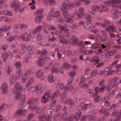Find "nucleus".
Here are the masks:
<instances>
[{"mask_svg": "<svg viewBox=\"0 0 121 121\" xmlns=\"http://www.w3.org/2000/svg\"><path fill=\"white\" fill-rule=\"evenodd\" d=\"M100 25L103 26H107V27L106 28V30L110 32L112 31L115 32H116L117 29L116 28L113 26V24L112 23H110L108 22L105 21L103 22L100 23Z\"/></svg>", "mask_w": 121, "mask_h": 121, "instance_id": "obj_1", "label": "nucleus"}, {"mask_svg": "<svg viewBox=\"0 0 121 121\" xmlns=\"http://www.w3.org/2000/svg\"><path fill=\"white\" fill-rule=\"evenodd\" d=\"M9 56H10L12 59H15V56H13L12 52H5L3 53V59L4 61H6L7 60Z\"/></svg>", "mask_w": 121, "mask_h": 121, "instance_id": "obj_6", "label": "nucleus"}, {"mask_svg": "<svg viewBox=\"0 0 121 121\" xmlns=\"http://www.w3.org/2000/svg\"><path fill=\"white\" fill-rule=\"evenodd\" d=\"M0 89L4 94L7 95L8 94L9 92V87L7 83L5 82L2 83Z\"/></svg>", "mask_w": 121, "mask_h": 121, "instance_id": "obj_4", "label": "nucleus"}, {"mask_svg": "<svg viewBox=\"0 0 121 121\" xmlns=\"http://www.w3.org/2000/svg\"><path fill=\"white\" fill-rule=\"evenodd\" d=\"M65 103L66 104H67L69 107L70 108H71L72 106L73 105L74 103L73 100L69 99H67Z\"/></svg>", "mask_w": 121, "mask_h": 121, "instance_id": "obj_30", "label": "nucleus"}, {"mask_svg": "<svg viewBox=\"0 0 121 121\" xmlns=\"http://www.w3.org/2000/svg\"><path fill=\"white\" fill-rule=\"evenodd\" d=\"M73 116L72 114H71L68 118L65 119L64 120V121H73Z\"/></svg>", "mask_w": 121, "mask_h": 121, "instance_id": "obj_60", "label": "nucleus"}, {"mask_svg": "<svg viewBox=\"0 0 121 121\" xmlns=\"http://www.w3.org/2000/svg\"><path fill=\"white\" fill-rule=\"evenodd\" d=\"M116 52L115 50H114L113 51H109L106 54V56L107 57H109L112 55L114 53V52Z\"/></svg>", "mask_w": 121, "mask_h": 121, "instance_id": "obj_50", "label": "nucleus"}, {"mask_svg": "<svg viewBox=\"0 0 121 121\" xmlns=\"http://www.w3.org/2000/svg\"><path fill=\"white\" fill-rule=\"evenodd\" d=\"M37 33L35 29L31 30L30 31L29 35L30 37H35V35Z\"/></svg>", "mask_w": 121, "mask_h": 121, "instance_id": "obj_42", "label": "nucleus"}, {"mask_svg": "<svg viewBox=\"0 0 121 121\" xmlns=\"http://www.w3.org/2000/svg\"><path fill=\"white\" fill-rule=\"evenodd\" d=\"M91 106V105L90 103L88 104H84L83 103H81L79 106V109L82 110H86L87 109L90 108Z\"/></svg>", "mask_w": 121, "mask_h": 121, "instance_id": "obj_11", "label": "nucleus"}, {"mask_svg": "<svg viewBox=\"0 0 121 121\" xmlns=\"http://www.w3.org/2000/svg\"><path fill=\"white\" fill-rule=\"evenodd\" d=\"M93 52L92 50H85L84 51V54L87 55L92 54Z\"/></svg>", "mask_w": 121, "mask_h": 121, "instance_id": "obj_64", "label": "nucleus"}, {"mask_svg": "<svg viewBox=\"0 0 121 121\" xmlns=\"http://www.w3.org/2000/svg\"><path fill=\"white\" fill-rule=\"evenodd\" d=\"M60 9L61 11L67 10L68 9L66 3L65 2H62L60 6Z\"/></svg>", "mask_w": 121, "mask_h": 121, "instance_id": "obj_17", "label": "nucleus"}, {"mask_svg": "<svg viewBox=\"0 0 121 121\" xmlns=\"http://www.w3.org/2000/svg\"><path fill=\"white\" fill-rule=\"evenodd\" d=\"M26 104L25 103V101H19L18 107L20 108H22L26 106Z\"/></svg>", "mask_w": 121, "mask_h": 121, "instance_id": "obj_52", "label": "nucleus"}, {"mask_svg": "<svg viewBox=\"0 0 121 121\" xmlns=\"http://www.w3.org/2000/svg\"><path fill=\"white\" fill-rule=\"evenodd\" d=\"M67 26L66 25L64 26L65 27L60 24H58L57 25V27L58 28L66 32L65 34H64V36L66 39H68L70 38V35L68 33L69 31V30L66 28L67 27Z\"/></svg>", "mask_w": 121, "mask_h": 121, "instance_id": "obj_5", "label": "nucleus"}, {"mask_svg": "<svg viewBox=\"0 0 121 121\" xmlns=\"http://www.w3.org/2000/svg\"><path fill=\"white\" fill-rule=\"evenodd\" d=\"M99 60V57L97 56H95L92 57L91 60H89V62H91L93 65H95L97 63Z\"/></svg>", "mask_w": 121, "mask_h": 121, "instance_id": "obj_20", "label": "nucleus"}, {"mask_svg": "<svg viewBox=\"0 0 121 121\" xmlns=\"http://www.w3.org/2000/svg\"><path fill=\"white\" fill-rule=\"evenodd\" d=\"M50 97L49 95L47 93H45L41 98V101L43 103H46L48 101Z\"/></svg>", "mask_w": 121, "mask_h": 121, "instance_id": "obj_18", "label": "nucleus"}, {"mask_svg": "<svg viewBox=\"0 0 121 121\" xmlns=\"http://www.w3.org/2000/svg\"><path fill=\"white\" fill-rule=\"evenodd\" d=\"M21 37L23 40L26 41H28L30 40V38L29 37V35L28 34L26 33H25L21 35Z\"/></svg>", "mask_w": 121, "mask_h": 121, "instance_id": "obj_21", "label": "nucleus"}, {"mask_svg": "<svg viewBox=\"0 0 121 121\" xmlns=\"http://www.w3.org/2000/svg\"><path fill=\"white\" fill-rule=\"evenodd\" d=\"M70 65L67 62L64 63L62 65V67L61 68L63 69V70L64 71V69H68L70 67Z\"/></svg>", "mask_w": 121, "mask_h": 121, "instance_id": "obj_36", "label": "nucleus"}, {"mask_svg": "<svg viewBox=\"0 0 121 121\" xmlns=\"http://www.w3.org/2000/svg\"><path fill=\"white\" fill-rule=\"evenodd\" d=\"M117 78L116 77H114L109 82L108 84L112 88H114L117 85V83L116 82Z\"/></svg>", "mask_w": 121, "mask_h": 121, "instance_id": "obj_13", "label": "nucleus"}, {"mask_svg": "<svg viewBox=\"0 0 121 121\" xmlns=\"http://www.w3.org/2000/svg\"><path fill=\"white\" fill-rule=\"evenodd\" d=\"M17 80V78L15 75H11L9 78V84L11 85H13Z\"/></svg>", "mask_w": 121, "mask_h": 121, "instance_id": "obj_16", "label": "nucleus"}, {"mask_svg": "<svg viewBox=\"0 0 121 121\" xmlns=\"http://www.w3.org/2000/svg\"><path fill=\"white\" fill-rule=\"evenodd\" d=\"M37 63L39 67H42L44 65V61L42 60H38L37 61Z\"/></svg>", "mask_w": 121, "mask_h": 121, "instance_id": "obj_57", "label": "nucleus"}, {"mask_svg": "<svg viewBox=\"0 0 121 121\" xmlns=\"http://www.w3.org/2000/svg\"><path fill=\"white\" fill-rule=\"evenodd\" d=\"M22 86L18 82H16L12 90V92L14 93L16 91H20L22 88Z\"/></svg>", "mask_w": 121, "mask_h": 121, "instance_id": "obj_12", "label": "nucleus"}, {"mask_svg": "<svg viewBox=\"0 0 121 121\" xmlns=\"http://www.w3.org/2000/svg\"><path fill=\"white\" fill-rule=\"evenodd\" d=\"M92 96L94 97L95 100L96 102L99 101L101 99L100 97L96 95L93 94Z\"/></svg>", "mask_w": 121, "mask_h": 121, "instance_id": "obj_58", "label": "nucleus"}, {"mask_svg": "<svg viewBox=\"0 0 121 121\" xmlns=\"http://www.w3.org/2000/svg\"><path fill=\"white\" fill-rule=\"evenodd\" d=\"M60 95V92L59 90H56L54 93H52L51 96L52 99L56 98H58Z\"/></svg>", "mask_w": 121, "mask_h": 121, "instance_id": "obj_22", "label": "nucleus"}, {"mask_svg": "<svg viewBox=\"0 0 121 121\" xmlns=\"http://www.w3.org/2000/svg\"><path fill=\"white\" fill-rule=\"evenodd\" d=\"M84 11V9L82 7H80L78 10H76L75 11V14L78 17L81 18L83 16Z\"/></svg>", "mask_w": 121, "mask_h": 121, "instance_id": "obj_9", "label": "nucleus"}, {"mask_svg": "<svg viewBox=\"0 0 121 121\" xmlns=\"http://www.w3.org/2000/svg\"><path fill=\"white\" fill-rule=\"evenodd\" d=\"M69 42V43L71 44L75 45L77 43V38L74 36H73Z\"/></svg>", "mask_w": 121, "mask_h": 121, "instance_id": "obj_28", "label": "nucleus"}, {"mask_svg": "<svg viewBox=\"0 0 121 121\" xmlns=\"http://www.w3.org/2000/svg\"><path fill=\"white\" fill-rule=\"evenodd\" d=\"M5 70L7 73L9 74L12 70V67L9 65H8L5 68Z\"/></svg>", "mask_w": 121, "mask_h": 121, "instance_id": "obj_46", "label": "nucleus"}, {"mask_svg": "<svg viewBox=\"0 0 121 121\" xmlns=\"http://www.w3.org/2000/svg\"><path fill=\"white\" fill-rule=\"evenodd\" d=\"M28 52L30 55H32L34 52V48L32 46H29L28 47Z\"/></svg>", "mask_w": 121, "mask_h": 121, "instance_id": "obj_33", "label": "nucleus"}, {"mask_svg": "<svg viewBox=\"0 0 121 121\" xmlns=\"http://www.w3.org/2000/svg\"><path fill=\"white\" fill-rule=\"evenodd\" d=\"M56 64L54 62H52L49 65H46L44 67V69L47 70L48 69L50 66H51L52 67L55 65Z\"/></svg>", "mask_w": 121, "mask_h": 121, "instance_id": "obj_53", "label": "nucleus"}, {"mask_svg": "<svg viewBox=\"0 0 121 121\" xmlns=\"http://www.w3.org/2000/svg\"><path fill=\"white\" fill-rule=\"evenodd\" d=\"M36 76L37 78H39L40 80H44L45 78L43 72L42 70L41 69L36 71Z\"/></svg>", "mask_w": 121, "mask_h": 121, "instance_id": "obj_7", "label": "nucleus"}, {"mask_svg": "<svg viewBox=\"0 0 121 121\" xmlns=\"http://www.w3.org/2000/svg\"><path fill=\"white\" fill-rule=\"evenodd\" d=\"M42 40L41 35L40 34H38L36 37V40L38 44L39 43V42Z\"/></svg>", "mask_w": 121, "mask_h": 121, "instance_id": "obj_61", "label": "nucleus"}, {"mask_svg": "<svg viewBox=\"0 0 121 121\" xmlns=\"http://www.w3.org/2000/svg\"><path fill=\"white\" fill-rule=\"evenodd\" d=\"M15 92L12 93L15 94V98L16 99H19L21 95L20 91H16Z\"/></svg>", "mask_w": 121, "mask_h": 121, "instance_id": "obj_34", "label": "nucleus"}, {"mask_svg": "<svg viewBox=\"0 0 121 121\" xmlns=\"http://www.w3.org/2000/svg\"><path fill=\"white\" fill-rule=\"evenodd\" d=\"M51 71L52 73L56 72L58 73H62L64 72V71L63 70V69L61 68L60 69H59L54 67H52Z\"/></svg>", "mask_w": 121, "mask_h": 121, "instance_id": "obj_15", "label": "nucleus"}, {"mask_svg": "<svg viewBox=\"0 0 121 121\" xmlns=\"http://www.w3.org/2000/svg\"><path fill=\"white\" fill-rule=\"evenodd\" d=\"M1 12V14L3 15H5L9 16H11L12 15V13L9 11L4 10Z\"/></svg>", "mask_w": 121, "mask_h": 121, "instance_id": "obj_49", "label": "nucleus"}, {"mask_svg": "<svg viewBox=\"0 0 121 121\" xmlns=\"http://www.w3.org/2000/svg\"><path fill=\"white\" fill-rule=\"evenodd\" d=\"M12 105H10V106L8 105L6 103H3L0 106V109L3 110H6L7 108L9 107L12 106Z\"/></svg>", "mask_w": 121, "mask_h": 121, "instance_id": "obj_27", "label": "nucleus"}, {"mask_svg": "<svg viewBox=\"0 0 121 121\" xmlns=\"http://www.w3.org/2000/svg\"><path fill=\"white\" fill-rule=\"evenodd\" d=\"M36 87H37V90H42L43 88V85L41 84H38L37 85H36Z\"/></svg>", "mask_w": 121, "mask_h": 121, "instance_id": "obj_63", "label": "nucleus"}, {"mask_svg": "<svg viewBox=\"0 0 121 121\" xmlns=\"http://www.w3.org/2000/svg\"><path fill=\"white\" fill-rule=\"evenodd\" d=\"M38 44L48 46L49 44L48 43V41L45 39H42Z\"/></svg>", "mask_w": 121, "mask_h": 121, "instance_id": "obj_39", "label": "nucleus"}, {"mask_svg": "<svg viewBox=\"0 0 121 121\" xmlns=\"http://www.w3.org/2000/svg\"><path fill=\"white\" fill-rule=\"evenodd\" d=\"M64 85L63 83H58L56 86V88L59 89L60 90H62L63 88L64 89Z\"/></svg>", "mask_w": 121, "mask_h": 121, "instance_id": "obj_45", "label": "nucleus"}, {"mask_svg": "<svg viewBox=\"0 0 121 121\" xmlns=\"http://www.w3.org/2000/svg\"><path fill=\"white\" fill-rule=\"evenodd\" d=\"M74 89V86L73 85H70L69 86H68L65 87L64 90L65 91H72Z\"/></svg>", "mask_w": 121, "mask_h": 121, "instance_id": "obj_31", "label": "nucleus"}, {"mask_svg": "<svg viewBox=\"0 0 121 121\" xmlns=\"http://www.w3.org/2000/svg\"><path fill=\"white\" fill-rule=\"evenodd\" d=\"M17 28L20 27L22 29H25L27 27V25L23 24H17Z\"/></svg>", "mask_w": 121, "mask_h": 121, "instance_id": "obj_54", "label": "nucleus"}, {"mask_svg": "<svg viewBox=\"0 0 121 121\" xmlns=\"http://www.w3.org/2000/svg\"><path fill=\"white\" fill-rule=\"evenodd\" d=\"M95 53L96 54L99 55L100 56H103L105 55V53L103 52L101 49L96 50L95 51Z\"/></svg>", "mask_w": 121, "mask_h": 121, "instance_id": "obj_32", "label": "nucleus"}, {"mask_svg": "<svg viewBox=\"0 0 121 121\" xmlns=\"http://www.w3.org/2000/svg\"><path fill=\"white\" fill-rule=\"evenodd\" d=\"M28 104H29L30 110H35L37 107L36 103L35 102L30 101L28 102Z\"/></svg>", "mask_w": 121, "mask_h": 121, "instance_id": "obj_19", "label": "nucleus"}, {"mask_svg": "<svg viewBox=\"0 0 121 121\" xmlns=\"http://www.w3.org/2000/svg\"><path fill=\"white\" fill-rule=\"evenodd\" d=\"M27 113L25 109H18L16 111L15 116H17L18 115H24Z\"/></svg>", "mask_w": 121, "mask_h": 121, "instance_id": "obj_14", "label": "nucleus"}, {"mask_svg": "<svg viewBox=\"0 0 121 121\" xmlns=\"http://www.w3.org/2000/svg\"><path fill=\"white\" fill-rule=\"evenodd\" d=\"M63 37L60 36L59 37L60 38V43L64 44H66L68 43L67 41L63 38Z\"/></svg>", "mask_w": 121, "mask_h": 121, "instance_id": "obj_43", "label": "nucleus"}, {"mask_svg": "<svg viewBox=\"0 0 121 121\" xmlns=\"http://www.w3.org/2000/svg\"><path fill=\"white\" fill-rule=\"evenodd\" d=\"M22 72L21 70H18L15 76L17 78V80H19L20 79L21 76L22 75Z\"/></svg>", "mask_w": 121, "mask_h": 121, "instance_id": "obj_35", "label": "nucleus"}, {"mask_svg": "<svg viewBox=\"0 0 121 121\" xmlns=\"http://www.w3.org/2000/svg\"><path fill=\"white\" fill-rule=\"evenodd\" d=\"M21 38V37L20 36H12L9 37L7 39V40L9 42L14 41L15 40H18Z\"/></svg>", "mask_w": 121, "mask_h": 121, "instance_id": "obj_23", "label": "nucleus"}, {"mask_svg": "<svg viewBox=\"0 0 121 121\" xmlns=\"http://www.w3.org/2000/svg\"><path fill=\"white\" fill-rule=\"evenodd\" d=\"M47 78L49 82L50 83L52 82L54 80V76L51 74H49Z\"/></svg>", "mask_w": 121, "mask_h": 121, "instance_id": "obj_44", "label": "nucleus"}, {"mask_svg": "<svg viewBox=\"0 0 121 121\" xmlns=\"http://www.w3.org/2000/svg\"><path fill=\"white\" fill-rule=\"evenodd\" d=\"M100 7L96 5L92 6L91 8V9L95 12L99 11L100 9Z\"/></svg>", "mask_w": 121, "mask_h": 121, "instance_id": "obj_47", "label": "nucleus"}, {"mask_svg": "<svg viewBox=\"0 0 121 121\" xmlns=\"http://www.w3.org/2000/svg\"><path fill=\"white\" fill-rule=\"evenodd\" d=\"M86 17L87 20L86 21L87 26L91 28H94L95 27V26L91 23L93 21V20L91 19L92 17V16L88 14L86 16Z\"/></svg>", "mask_w": 121, "mask_h": 121, "instance_id": "obj_3", "label": "nucleus"}, {"mask_svg": "<svg viewBox=\"0 0 121 121\" xmlns=\"http://www.w3.org/2000/svg\"><path fill=\"white\" fill-rule=\"evenodd\" d=\"M37 88L35 86H32L30 89H28V88H26V89L27 91H29L30 93H32L37 90Z\"/></svg>", "mask_w": 121, "mask_h": 121, "instance_id": "obj_40", "label": "nucleus"}, {"mask_svg": "<svg viewBox=\"0 0 121 121\" xmlns=\"http://www.w3.org/2000/svg\"><path fill=\"white\" fill-rule=\"evenodd\" d=\"M10 6L11 7H13L16 11L18 10L19 8V5L15 1L12 2Z\"/></svg>", "mask_w": 121, "mask_h": 121, "instance_id": "obj_24", "label": "nucleus"}, {"mask_svg": "<svg viewBox=\"0 0 121 121\" xmlns=\"http://www.w3.org/2000/svg\"><path fill=\"white\" fill-rule=\"evenodd\" d=\"M57 37V34L54 32H52L51 35L50 36V37L52 38L50 39L49 40L50 41H53L55 40Z\"/></svg>", "mask_w": 121, "mask_h": 121, "instance_id": "obj_26", "label": "nucleus"}, {"mask_svg": "<svg viewBox=\"0 0 121 121\" xmlns=\"http://www.w3.org/2000/svg\"><path fill=\"white\" fill-rule=\"evenodd\" d=\"M100 8L102 9L104 11H107L108 10L109 7L108 6H106L102 4H101L99 5Z\"/></svg>", "mask_w": 121, "mask_h": 121, "instance_id": "obj_56", "label": "nucleus"}, {"mask_svg": "<svg viewBox=\"0 0 121 121\" xmlns=\"http://www.w3.org/2000/svg\"><path fill=\"white\" fill-rule=\"evenodd\" d=\"M14 65L17 68H19L21 67V64L19 62H15L14 63Z\"/></svg>", "mask_w": 121, "mask_h": 121, "instance_id": "obj_59", "label": "nucleus"}, {"mask_svg": "<svg viewBox=\"0 0 121 121\" xmlns=\"http://www.w3.org/2000/svg\"><path fill=\"white\" fill-rule=\"evenodd\" d=\"M63 16L64 17L65 21L68 23H70L73 21V20L70 17L73 18L74 16L73 13L70 14L67 11H64L63 12Z\"/></svg>", "mask_w": 121, "mask_h": 121, "instance_id": "obj_2", "label": "nucleus"}, {"mask_svg": "<svg viewBox=\"0 0 121 121\" xmlns=\"http://www.w3.org/2000/svg\"><path fill=\"white\" fill-rule=\"evenodd\" d=\"M45 115H40L39 116L38 118L39 121H51L50 119H46L45 117ZM32 121H35L33 120Z\"/></svg>", "mask_w": 121, "mask_h": 121, "instance_id": "obj_25", "label": "nucleus"}, {"mask_svg": "<svg viewBox=\"0 0 121 121\" xmlns=\"http://www.w3.org/2000/svg\"><path fill=\"white\" fill-rule=\"evenodd\" d=\"M36 15L37 16L35 18V21L37 23H39L43 19V17L42 14Z\"/></svg>", "mask_w": 121, "mask_h": 121, "instance_id": "obj_29", "label": "nucleus"}, {"mask_svg": "<svg viewBox=\"0 0 121 121\" xmlns=\"http://www.w3.org/2000/svg\"><path fill=\"white\" fill-rule=\"evenodd\" d=\"M67 4L70 9H72L74 6V5L73 2H69L67 3Z\"/></svg>", "mask_w": 121, "mask_h": 121, "instance_id": "obj_62", "label": "nucleus"}, {"mask_svg": "<svg viewBox=\"0 0 121 121\" xmlns=\"http://www.w3.org/2000/svg\"><path fill=\"white\" fill-rule=\"evenodd\" d=\"M42 28V25H39L36 26L35 28V29L37 32H39L41 31Z\"/></svg>", "mask_w": 121, "mask_h": 121, "instance_id": "obj_55", "label": "nucleus"}, {"mask_svg": "<svg viewBox=\"0 0 121 121\" xmlns=\"http://www.w3.org/2000/svg\"><path fill=\"white\" fill-rule=\"evenodd\" d=\"M66 95L67 94L65 92L61 94V95L60 100L62 102L64 101V99L66 97Z\"/></svg>", "mask_w": 121, "mask_h": 121, "instance_id": "obj_51", "label": "nucleus"}, {"mask_svg": "<svg viewBox=\"0 0 121 121\" xmlns=\"http://www.w3.org/2000/svg\"><path fill=\"white\" fill-rule=\"evenodd\" d=\"M60 13V11H58L54 12L52 14L49 13L47 16V19L48 20H50L52 19V17H56L59 16Z\"/></svg>", "mask_w": 121, "mask_h": 121, "instance_id": "obj_10", "label": "nucleus"}, {"mask_svg": "<svg viewBox=\"0 0 121 121\" xmlns=\"http://www.w3.org/2000/svg\"><path fill=\"white\" fill-rule=\"evenodd\" d=\"M43 30L45 33L48 34L50 31L48 26L46 23H44L43 24Z\"/></svg>", "mask_w": 121, "mask_h": 121, "instance_id": "obj_37", "label": "nucleus"}, {"mask_svg": "<svg viewBox=\"0 0 121 121\" xmlns=\"http://www.w3.org/2000/svg\"><path fill=\"white\" fill-rule=\"evenodd\" d=\"M84 43L86 45H88L90 44L91 43L90 41H85L84 43L83 41H81L80 42L79 47V50L82 52L83 49H85L86 48V46L84 45Z\"/></svg>", "mask_w": 121, "mask_h": 121, "instance_id": "obj_8", "label": "nucleus"}, {"mask_svg": "<svg viewBox=\"0 0 121 121\" xmlns=\"http://www.w3.org/2000/svg\"><path fill=\"white\" fill-rule=\"evenodd\" d=\"M47 112L48 113V114L49 115H48V117H46V116L45 115V114H43V115H45V118L46 119H50L51 120V118L52 116L51 115L50 113H52L53 112V111L51 109H48L47 110Z\"/></svg>", "mask_w": 121, "mask_h": 121, "instance_id": "obj_41", "label": "nucleus"}, {"mask_svg": "<svg viewBox=\"0 0 121 121\" xmlns=\"http://www.w3.org/2000/svg\"><path fill=\"white\" fill-rule=\"evenodd\" d=\"M81 115V112H79L77 113L74 115V119L76 120H78L80 118Z\"/></svg>", "mask_w": 121, "mask_h": 121, "instance_id": "obj_48", "label": "nucleus"}, {"mask_svg": "<svg viewBox=\"0 0 121 121\" xmlns=\"http://www.w3.org/2000/svg\"><path fill=\"white\" fill-rule=\"evenodd\" d=\"M34 80V78H30L28 80L26 85V87L28 88L32 84Z\"/></svg>", "mask_w": 121, "mask_h": 121, "instance_id": "obj_38", "label": "nucleus"}]
</instances>
